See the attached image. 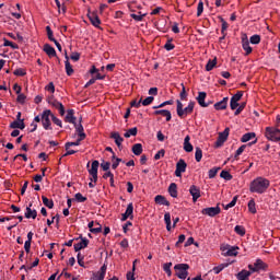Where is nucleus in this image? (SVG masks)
Masks as SVG:
<instances>
[{
    "label": "nucleus",
    "mask_w": 280,
    "mask_h": 280,
    "mask_svg": "<svg viewBox=\"0 0 280 280\" xmlns=\"http://www.w3.org/2000/svg\"><path fill=\"white\" fill-rule=\"evenodd\" d=\"M249 43L252 45H259L261 43V36L259 35H253L250 38H249Z\"/></svg>",
    "instance_id": "nucleus-39"
},
{
    "label": "nucleus",
    "mask_w": 280,
    "mask_h": 280,
    "mask_svg": "<svg viewBox=\"0 0 280 280\" xmlns=\"http://www.w3.org/2000/svg\"><path fill=\"white\" fill-rule=\"evenodd\" d=\"M235 205H237V196L233 197L232 201L230 203H222L223 209H225V211H229V209H233V207H235Z\"/></svg>",
    "instance_id": "nucleus-32"
},
{
    "label": "nucleus",
    "mask_w": 280,
    "mask_h": 280,
    "mask_svg": "<svg viewBox=\"0 0 280 280\" xmlns=\"http://www.w3.org/2000/svg\"><path fill=\"white\" fill-rule=\"evenodd\" d=\"M4 47H11V49H19V45L8 40L4 38V44H3Z\"/></svg>",
    "instance_id": "nucleus-47"
},
{
    "label": "nucleus",
    "mask_w": 280,
    "mask_h": 280,
    "mask_svg": "<svg viewBox=\"0 0 280 280\" xmlns=\"http://www.w3.org/2000/svg\"><path fill=\"white\" fill-rule=\"evenodd\" d=\"M46 32L48 40H50L51 43L56 42V39L54 38V31H51V26H46Z\"/></svg>",
    "instance_id": "nucleus-43"
},
{
    "label": "nucleus",
    "mask_w": 280,
    "mask_h": 280,
    "mask_svg": "<svg viewBox=\"0 0 280 280\" xmlns=\"http://www.w3.org/2000/svg\"><path fill=\"white\" fill-rule=\"evenodd\" d=\"M176 104L177 116L180 117V119H185L186 116L191 115V113H194V106H196V102L192 101H190L185 108H183V103L179 100L176 101Z\"/></svg>",
    "instance_id": "nucleus-2"
},
{
    "label": "nucleus",
    "mask_w": 280,
    "mask_h": 280,
    "mask_svg": "<svg viewBox=\"0 0 280 280\" xmlns=\"http://www.w3.org/2000/svg\"><path fill=\"white\" fill-rule=\"evenodd\" d=\"M154 200L156 205H163L164 207H170V201L165 198V196L156 195Z\"/></svg>",
    "instance_id": "nucleus-25"
},
{
    "label": "nucleus",
    "mask_w": 280,
    "mask_h": 280,
    "mask_svg": "<svg viewBox=\"0 0 280 280\" xmlns=\"http://www.w3.org/2000/svg\"><path fill=\"white\" fill-rule=\"evenodd\" d=\"M220 206L218 205L217 207H210V208H205L201 210L202 215H209V218H215V215H220L221 213Z\"/></svg>",
    "instance_id": "nucleus-9"
},
{
    "label": "nucleus",
    "mask_w": 280,
    "mask_h": 280,
    "mask_svg": "<svg viewBox=\"0 0 280 280\" xmlns=\"http://www.w3.org/2000/svg\"><path fill=\"white\" fill-rule=\"evenodd\" d=\"M221 23H222V26H221V33L224 34L226 32V30H229V23L223 20L222 18H219Z\"/></svg>",
    "instance_id": "nucleus-50"
},
{
    "label": "nucleus",
    "mask_w": 280,
    "mask_h": 280,
    "mask_svg": "<svg viewBox=\"0 0 280 280\" xmlns=\"http://www.w3.org/2000/svg\"><path fill=\"white\" fill-rule=\"evenodd\" d=\"M137 132H139V130L137 129V127H133V128L129 129L128 131H126L124 133V137L126 139H130V137H137Z\"/></svg>",
    "instance_id": "nucleus-31"
},
{
    "label": "nucleus",
    "mask_w": 280,
    "mask_h": 280,
    "mask_svg": "<svg viewBox=\"0 0 280 280\" xmlns=\"http://www.w3.org/2000/svg\"><path fill=\"white\" fill-rule=\"evenodd\" d=\"M270 187V180L265 177H257L249 184V191L252 194H266Z\"/></svg>",
    "instance_id": "nucleus-1"
},
{
    "label": "nucleus",
    "mask_w": 280,
    "mask_h": 280,
    "mask_svg": "<svg viewBox=\"0 0 280 280\" xmlns=\"http://www.w3.org/2000/svg\"><path fill=\"white\" fill-rule=\"evenodd\" d=\"M154 102V96H148L147 98L142 100V106H150Z\"/></svg>",
    "instance_id": "nucleus-51"
},
{
    "label": "nucleus",
    "mask_w": 280,
    "mask_h": 280,
    "mask_svg": "<svg viewBox=\"0 0 280 280\" xmlns=\"http://www.w3.org/2000/svg\"><path fill=\"white\" fill-rule=\"evenodd\" d=\"M191 137L186 136L184 139V150L185 152H194V145L191 144Z\"/></svg>",
    "instance_id": "nucleus-23"
},
{
    "label": "nucleus",
    "mask_w": 280,
    "mask_h": 280,
    "mask_svg": "<svg viewBox=\"0 0 280 280\" xmlns=\"http://www.w3.org/2000/svg\"><path fill=\"white\" fill-rule=\"evenodd\" d=\"M133 211H135V206L132 205V202H130V203L127 206V209H126L125 213H126L127 215H129V218H130V215H132Z\"/></svg>",
    "instance_id": "nucleus-53"
},
{
    "label": "nucleus",
    "mask_w": 280,
    "mask_h": 280,
    "mask_svg": "<svg viewBox=\"0 0 280 280\" xmlns=\"http://www.w3.org/2000/svg\"><path fill=\"white\" fill-rule=\"evenodd\" d=\"M27 98V96H25V94H18V98L16 101L19 102V104H25V100Z\"/></svg>",
    "instance_id": "nucleus-62"
},
{
    "label": "nucleus",
    "mask_w": 280,
    "mask_h": 280,
    "mask_svg": "<svg viewBox=\"0 0 280 280\" xmlns=\"http://www.w3.org/2000/svg\"><path fill=\"white\" fill-rule=\"evenodd\" d=\"M97 170H100V161L94 160L92 162L91 168L89 170L90 176L93 175V174H97Z\"/></svg>",
    "instance_id": "nucleus-28"
},
{
    "label": "nucleus",
    "mask_w": 280,
    "mask_h": 280,
    "mask_svg": "<svg viewBox=\"0 0 280 280\" xmlns=\"http://www.w3.org/2000/svg\"><path fill=\"white\" fill-rule=\"evenodd\" d=\"M44 51H45V54H47V56L49 58H56V56H57L56 48L51 47V45H49V44L44 45Z\"/></svg>",
    "instance_id": "nucleus-18"
},
{
    "label": "nucleus",
    "mask_w": 280,
    "mask_h": 280,
    "mask_svg": "<svg viewBox=\"0 0 280 280\" xmlns=\"http://www.w3.org/2000/svg\"><path fill=\"white\" fill-rule=\"evenodd\" d=\"M51 120L55 122L56 126H59V128H62V120H60L56 115H51Z\"/></svg>",
    "instance_id": "nucleus-58"
},
{
    "label": "nucleus",
    "mask_w": 280,
    "mask_h": 280,
    "mask_svg": "<svg viewBox=\"0 0 280 280\" xmlns=\"http://www.w3.org/2000/svg\"><path fill=\"white\" fill-rule=\"evenodd\" d=\"M230 131L231 129L225 128L222 132L219 133V137L214 142V148H222V145H224V142L226 141V139H229Z\"/></svg>",
    "instance_id": "nucleus-7"
},
{
    "label": "nucleus",
    "mask_w": 280,
    "mask_h": 280,
    "mask_svg": "<svg viewBox=\"0 0 280 280\" xmlns=\"http://www.w3.org/2000/svg\"><path fill=\"white\" fill-rule=\"evenodd\" d=\"M47 102L50 106H52L54 108H57V110L59 108H62V106H63L62 103L58 102V100H56V97H54V95L48 96Z\"/></svg>",
    "instance_id": "nucleus-22"
},
{
    "label": "nucleus",
    "mask_w": 280,
    "mask_h": 280,
    "mask_svg": "<svg viewBox=\"0 0 280 280\" xmlns=\"http://www.w3.org/2000/svg\"><path fill=\"white\" fill-rule=\"evenodd\" d=\"M14 75H20V77H23V75H27V72H25V70L24 69H16V70H14Z\"/></svg>",
    "instance_id": "nucleus-63"
},
{
    "label": "nucleus",
    "mask_w": 280,
    "mask_h": 280,
    "mask_svg": "<svg viewBox=\"0 0 280 280\" xmlns=\"http://www.w3.org/2000/svg\"><path fill=\"white\" fill-rule=\"evenodd\" d=\"M215 65H218V59L214 58L213 60H208L207 65H206V71H213V69L215 68Z\"/></svg>",
    "instance_id": "nucleus-30"
},
{
    "label": "nucleus",
    "mask_w": 280,
    "mask_h": 280,
    "mask_svg": "<svg viewBox=\"0 0 280 280\" xmlns=\"http://www.w3.org/2000/svg\"><path fill=\"white\" fill-rule=\"evenodd\" d=\"M185 172H187V162H185V160L180 159L176 163L175 176H177V178H180V176H183V174H185Z\"/></svg>",
    "instance_id": "nucleus-10"
},
{
    "label": "nucleus",
    "mask_w": 280,
    "mask_h": 280,
    "mask_svg": "<svg viewBox=\"0 0 280 280\" xmlns=\"http://www.w3.org/2000/svg\"><path fill=\"white\" fill-rule=\"evenodd\" d=\"M202 12H205V3L199 1L197 7V16H202Z\"/></svg>",
    "instance_id": "nucleus-45"
},
{
    "label": "nucleus",
    "mask_w": 280,
    "mask_h": 280,
    "mask_svg": "<svg viewBox=\"0 0 280 280\" xmlns=\"http://www.w3.org/2000/svg\"><path fill=\"white\" fill-rule=\"evenodd\" d=\"M249 271H246V279L253 275V272H259L261 270H268V264L264 262L261 259H257L254 265H248Z\"/></svg>",
    "instance_id": "nucleus-3"
},
{
    "label": "nucleus",
    "mask_w": 280,
    "mask_h": 280,
    "mask_svg": "<svg viewBox=\"0 0 280 280\" xmlns=\"http://www.w3.org/2000/svg\"><path fill=\"white\" fill-rule=\"evenodd\" d=\"M163 156H165V149L158 151V153L154 155V161H159L160 159H163Z\"/></svg>",
    "instance_id": "nucleus-59"
},
{
    "label": "nucleus",
    "mask_w": 280,
    "mask_h": 280,
    "mask_svg": "<svg viewBox=\"0 0 280 280\" xmlns=\"http://www.w3.org/2000/svg\"><path fill=\"white\" fill-rule=\"evenodd\" d=\"M78 118H75V110L74 109H68L67 115L65 117L66 124H73L75 126V121Z\"/></svg>",
    "instance_id": "nucleus-14"
},
{
    "label": "nucleus",
    "mask_w": 280,
    "mask_h": 280,
    "mask_svg": "<svg viewBox=\"0 0 280 280\" xmlns=\"http://www.w3.org/2000/svg\"><path fill=\"white\" fill-rule=\"evenodd\" d=\"M175 277L185 280L189 277V265L188 264H177L174 266Z\"/></svg>",
    "instance_id": "nucleus-4"
},
{
    "label": "nucleus",
    "mask_w": 280,
    "mask_h": 280,
    "mask_svg": "<svg viewBox=\"0 0 280 280\" xmlns=\"http://www.w3.org/2000/svg\"><path fill=\"white\" fill-rule=\"evenodd\" d=\"M81 242L74 244V252L80 253V250L86 248L89 246V238L80 236Z\"/></svg>",
    "instance_id": "nucleus-12"
},
{
    "label": "nucleus",
    "mask_w": 280,
    "mask_h": 280,
    "mask_svg": "<svg viewBox=\"0 0 280 280\" xmlns=\"http://www.w3.org/2000/svg\"><path fill=\"white\" fill-rule=\"evenodd\" d=\"M265 137L269 141H280V129H277L275 127H267Z\"/></svg>",
    "instance_id": "nucleus-5"
},
{
    "label": "nucleus",
    "mask_w": 280,
    "mask_h": 280,
    "mask_svg": "<svg viewBox=\"0 0 280 280\" xmlns=\"http://www.w3.org/2000/svg\"><path fill=\"white\" fill-rule=\"evenodd\" d=\"M238 101H235L233 98H231L230 101V107L232 110H237V107L240 106V103H237Z\"/></svg>",
    "instance_id": "nucleus-60"
},
{
    "label": "nucleus",
    "mask_w": 280,
    "mask_h": 280,
    "mask_svg": "<svg viewBox=\"0 0 280 280\" xmlns=\"http://www.w3.org/2000/svg\"><path fill=\"white\" fill-rule=\"evenodd\" d=\"M110 139H114L117 148H121V143H124V138L119 135V132L115 131L110 133Z\"/></svg>",
    "instance_id": "nucleus-20"
},
{
    "label": "nucleus",
    "mask_w": 280,
    "mask_h": 280,
    "mask_svg": "<svg viewBox=\"0 0 280 280\" xmlns=\"http://www.w3.org/2000/svg\"><path fill=\"white\" fill-rule=\"evenodd\" d=\"M163 270L166 272L167 277H172V262L164 264Z\"/></svg>",
    "instance_id": "nucleus-40"
},
{
    "label": "nucleus",
    "mask_w": 280,
    "mask_h": 280,
    "mask_svg": "<svg viewBox=\"0 0 280 280\" xmlns=\"http://www.w3.org/2000/svg\"><path fill=\"white\" fill-rule=\"evenodd\" d=\"M164 222L166 224V231H172V214L170 212H165Z\"/></svg>",
    "instance_id": "nucleus-27"
},
{
    "label": "nucleus",
    "mask_w": 280,
    "mask_h": 280,
    "mask_svg": "<svg viewBox=\"0 0 280 280\" xmlns=\"http://www.w3.org/2000/svg\"><path fill=\"white\" fill-rule=\"evenodd\" d=\"M195 150V160L197 163H200L202 161V149H200V147H196Z\"/></svg>",
    "instance_id": "nucleus-33"
},
{
    "label": "nucleus",
    "mask_w": 280,
    "mask_h": 280,
    "mask_svg": "<svg viewBox=\"0 0 280 280\" xmlns=\"http://www.w3.org/2000/svg\"><path fill=\"white\" fill-rule=\"evenodd\" d=\"M81 141H82V139H78V140L74 141V142H67V143L65 144V148H66V150H69V148H71V147H73V145H80Z\"/></svg>",
    "instance_id": "nucleus-55"
},
{
    "label": "nucleus",
    "mask_w": 280,
    "mask_h": 280,
    "mask_svg": "<svg viewBox=\"0 0 280 280\" xmlns=\"http://www.w3.org/2000/svg\"><path fill=\"white\" fill-rule=\"evenodd\" d=\"M196 100H197L199 106H201V108H208L209 107V104H207V102H205V100H207V93L206 92H199Z\"/></svg>",
    "instance_id": "nucleus-16"
},
{
    "label": "nucleus",
    "mask_w": 280,
    "mask_h": 280,
    "mask_svg": "<svg viewBox=\"0 0 280 280\" xmlns=\"http://www.w3.org/2000/svg\"><path fill=\"white\" fill-rule=\"evenodd\" d=\"M246 142L247 148H250V145H255V143H257V135L255 132H247Z\"/></svg>",
    "instance_id": "nucleus-17"
},
{
    "label": "nucleus",
    "mask_w": 280,
    "mask_h": 280,
    "mask_svg": "<svg viewBox=\"0 0 280 280\" xmlns=\"http://www.w3.org/2000/svg\"><path fill=\"white\" fill-rule=\"evenodd\" d=\"M101 167L103 172H108L110 170V162L102 160Z\"/></svg>",
    "instance_id": "nucleus-48"
},
{
    "label": "nucleus",
    "mask_w": 280,
    "mask_h": 280,
    "mask_svg": "<svg viewBox=\"0 0 280 280\" xmlns=\"http://www.w3.org/2000/svg\"><path fill=\"white\" fill-rule=\"evenodd\" d=\"M172 38L167 39L166 44L164 45V49H166V51H172V49H175V45L172 44Z\"/></svg>",
    "instance_id": "nucleus-46"
},
{
    "label": "nucleus",
    "mask_w": 280,
    "mask_h": 280,
    "mask_svg": "<svg viewBox=\"0 0 280 280\" xmlns=\"http://www.w3.org/2000/svg\"><path fill=\"white\" fill-rule=\"evenodd\" d=\"M65 65L67 75H73V67L71 66V62L65 61Z\"/></svg>",
    "instance_id": "nucleus-41"
},
{
    "label": "nucleus",
    "mask_w": 280,
    "mask_h": 280,
    "mask_svg": "<svg viewBox=\"0 0 280 280\" xmlns=\"http://www.w3.org/2000/svg\"><path fill=\"white\" fill-rule=\"evenodd\" d=\"M172 104H174L173 100L165 101V102L161 103L160 105L153 106V109L159 110V108H165V106H172Z\"/></svg>",
    "instance_id": "nucleus-36"
},
{
    "label": "nucleus",
    "mask_w": 280,
    "mask_h": 280,
    "mask_svg": "<svg viewBox=\"0 0 280 280\" xmlns=\"http://www.w3.org/2000/svg\"><path fill=\"white\" fill-rule=\"evenodd\" d=\"M132 152L136 156H141L143 154V145L141 143L133 144Z\"/></svg>",
    "instance_id": "nucleus-26"
},
{
    "label": "nucleus",
    "mask_w": 280,
    "mask_h": 280,
    "mask_svg": "<svg viewBox=\"0 0 280 280\" xmlns=\"http://www.w3.org/2000/svg\"><path fill=\"white\" fill-rule=\"evenodd\" d=\"M43 205H45L48 209L54 207V200L47 198L46 196H42Z\"/></svg>",
    "instance_id": "nucleus-37"
},
{
    "label": "nucleus",
    "mask_w": 280,
    "mask_h": 280,
    "mask_svg": "<svg viewBox=\"0 0 280 280\" xmlns=\"http://www.w3.org/2000/svg\"><path fill=\"white\" fill-rule=\"evenodd\" d=\"M238 280H246V269H243L241 272L237 273Z\"/></svg>",
    "instance_id": "nucleus-64"
},
{
    "label": "nucleus",
    "mask_w": 280,
    "mask_h": 280,
    "mask_svg": "<svg viewBox=\"0 0 280 280\" xmlns=\"http://www.w3.org/2000/svg\"><path fill=\"white\" fill-rule=\"evenodd\" d=\"M74 128H75L78 135H79L80 132H84V127L82 126V117H80L79 124L75 122Z\"/></svg>",
    "instance_id": "nucleus-44"
},
{
    "label": "nucleus",
    "mask_w": 280,
    "mask_h": 280,
    "mask_svg": "<svg viewBox=\"0 0 280 280\" xmlns=\"http://www.w3.org/2000/svg\"><path fill=\"white\" fill-rule=\"evenodd\" d=\"M222 253L225 257H235L237 255V247L228 245L226 247H222Z\"/></svg>",
    "instance_id": "nucleus-13"
},
{
    "label": "nucleus",
    "mask_w": 280,
    "mask_h": 280,
    "mask_svg": "<svg viewBox=\"0 0 280 280\" xmlns=\"http://www.w3.org/2000/svg\"><path fill=\"white\" fill-rule=\"evenodd\" d=\"M131 19H133V21H143V18L145 16V14H141V12H139V14H135V13H131L130 14Z\"/></svg>",
    "instance_id": "nucleus-49"
},
{
    "label": "nucleus",
    "mask_w": 280,
    "mask_h": 280,
    "mask_svg": "<svg viewBox=\"0 0 280 280\" xmlns=\"http://www.w3.org/2000/svg\"><path fill=\"white\" fill-rule=\"evenodd\" d=\"M108 269V266L104 264L100 271L96 273H93V277H96L97 280H103L106 277V270Z\"/></svg>",
    "instance_id": "nucleus-19"
},
{
    "label": "nucleus",
    "mask_w": 280,
    "mask_h": 280,
    "mask_svg": "<svg viewBox=\"0 0 280 280\" xmlns=\"http://www.w3.org/2000/svg\"><path fill=\"white\" fill-rule=\"evenodd\" d=\"M112 161H114L113 164H112V168L117 170V167H119V164L121 163L122 160L115 155V159L112 160Z\"/></svg>",
    "instance_id": "nucleus-54"
},
{
    "label": "nucleus",
    "mask_w": 280,
    "mask_h": 280,
    "mask_svg": "<svg viewBox=\"0 0 280 280\" xmlns=\"http://www.w3.org/2000/svg\"><path fill=\"white\" fill-rule=\"evenodd\" d=\"M77 202H86V197H83L81 192L74 195Z\"/></svg>",
    "instance_id": "nucleus-57"
},
{
    "label": "nucleus",
    "mask_w": 280,
    "mask_h": 280,
    "mask_svg": "<svg viewBox=\"0 0 280 280\" xmlns=\"http://www.w3.org/2000/svg\"><path fill=\"white\" fill-rule=\"evenodd\" d=\"M38 217V211H36V209H32V202L28 203V206L26 207V212L24 214V218H26V220H36V218Z\"/></svg>",
    "instance_id": "nucleus-11"
},
{
    "label": "nucleus",
    "mask_w": 280,
    "mask_h": 280,
    "mask_svg": "<svg viewBox=\"0 0 280 280\" xmlns=\"http://www.w3.org/2000/svg\"><path fill=\"white\" fill-rule=\"evenodd\" d=\"M218 172H220V167H213L211 168L208 174H209V178H213L214 176H218Z\"/></svg>",
    "instance_id": "nucleus-52"
},
{
    "label": "nucleus",
    "mask_w": 280,
    "mask_h": 280,
    "mask_svg": "<svg viewBox=\"0 0 280 280\" xmlns=\"http://www.w3.org/2000/svg\"><path fill=\"white\" fill-rule=\"evenodd\" d=\"M88 19L94 27H97L98 30H101L100 25H102V20H100V16L97 15V11L91 12V10H89Z\"/></svg>",
    "instance_id": "nucleus-8"
},
{
    "label": "nucleus",
    "mask_w": 280,
    "mask_h": 280,
    "mask_svg": "<svg viewBox=\"0 0 280 280\" xmlns=\"http://www.w3.org/2000/svg\"><path fill=\"white\" fill-rule=\"evenodd\" d=\"M168 194L172 198H178V186L176 185V183H172L168 186Z\"/></svg>",
    "instance_id": "nucleus-24"
},
{
    "label": "nucleus",
    "mask_w": 280,
    "mask_h": 280,
    "mask_svg": "<svg viewBox=\"0 0 280 280\" xmlns=\"http://www.w3.org/2000/svg\"><path fill=\"white\" fill-rule=\"evenodd\" d=\"M228 104H229V97H223L222 101L214 104V108L215 110H225Z\"/></svg>",
    "instance_id": "nucleus-21"
},
{
    "label": "nucleus",
    "mask_w": 280,
    "mask_h": 280,
    "mask_svg": "<svg viewBox=\"0 0 280 280\" xmlns=\"http://www.w3.org/2000/svg\"><path fill=\"white\" fill-rule=\"evenodd\" d=\"M220 177L224 180H231L233 178V175H231V173H229L228 171H222L220 173Z\"/></svg>",
    "instance_id": "nucleus-42"
},
{
    "label": "nucleus",
    "mask_w": 280,
    "mask_h": 280,
    "mask_svg": "<svg viewBox=\"0 0 280 280\" xmlns=\"http://www.w3.org/2000/svg\"><path fill=\"white\" fill-rule=\"evenodd\" d=\"M246 150V144H242L235 152L234 159L237 161L242 154H244V151Z\"/></svg>",
    "instance_id": "nucleus-34"
},
{
    "label": "nucleus",
    "mask_w": 280,
    "mask_h": 280,
    "mask_svg": "<svg viewBox=\"0 0 280 280\" xmlns=\"http://www.w3.org/2000/svg\"><path fill=\"white\" fill-rule=\"evenodd\" d=\"M51 115H54L49 109H45L42 114V126L44 128V130H52L51 128V119H49V117H51Z\"/></svg>",
    "instance_id": "nucleus-6"
},
{
    "label": "nucleus",
    "mask_w": 280,
    "mask_h": 280,
    "mask_svg": "<svg viewBox=\"0 0 280 280\" xmlns=\"http://www.w3.org/2000/svg\"><path fill=\"white\" fill-rule=\"evenodd\" d=\"M224 268H229V264H221L217 267H213V272L214 275H220L222 272V270H224Z\"/></svg>",
    "instance_id": "nucleus-35"
},
{
    "label": "nucleus",
    "mask_w": 280,
    "mask_h": 280,
    "mask_svg": "<svg viewBox=\"0 0 280 280\" xmlns=\"http://www.w3.org/2000/svg\"><path fill=\"white\" fill-rule=\"evenodd\" d=\"M234 231L237 235H241L242 237H244V235H246V229H244V226H242V225H236L234 228Z\"/></svg>",
    "instance_id": "nucleus-38"
},
{
    "label": "nucleus",
    "mask_w": 280,
    "mask_h": 280,
    "mask_svg": "<svg viewBox=\"0 0 280 280\" xmlns=\"http://www.w3.org/2000/svg\"><path fill=\"white\" fill-rule=\"evenodd\" d=\"M91 233H94V234L102 233V224L96 222V228L92 229Z\"/></svg>",
    "instance_id": "nucleus-61"
},
{
    "label": "nucleus",
    "mask_w": 280,
    "mask_h": 280,
    "mask_svg": "<svg viewBox=\"0 0 280 280\" xmlns=\"http://www.w3.org/2000/svg\"><path fill=\"white\" fill-rule=\"evenodd\" d=\"M247 207H248L249 213H253V214L257 213V203H255V199L254 198H252L248 201Z\"/></svg>",
    "instance_id": "nucleus-29"
},
{
    "label": "nucleus",
    "mask_w": 280,
    "mask_h": 280,
    "mask_svg": "<svg viewBox=\"0 0 280 280\" xmlns=\"http://www.w3.org/2000/svg\"><path fill=\"white\" fill-rule=\"evenodd\" d=\"M189 194L192 196V202H197L200 198V188L196 185H191L189 188Z\"/></svg>",
    "instance_id": "nucleus-15"
},
{
    "label": "nucleus",
    "mask_w": 280,
    "mask_h": 280,
    "mask_svg": "<svg viewBox=\"0 0 280 280\" xmlns=\"http://www.w3.org/2000/svg\"><path fill=\"white\" fill-rule=\"evenodd\" d=\"M244 96V91H238L236 94H234L231 100H234L236 102H240V100H242V97Z\"/></svg>",
    "instance_id": "nucleus-56"
}]
</instances>
